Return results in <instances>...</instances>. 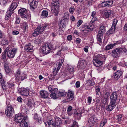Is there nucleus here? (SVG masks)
Masks as SVG:
<instances>
[{
	"label": "nucleus",
	"mask_w": 127,
	"mask_h": 127,
	"mask_svg": "<svg viewBox=\"0 0 127 127\" xmlns=\"http://www.w3.org/2000/svg\"><path fill=\"white\" fill-rule=\"evenodd\" d=\"M53 121L52 120H48L47 122V124H48V126H49V127H50V126H51V125L52 126H53L57 125V123H53Z\"/></svg>",
	"instance_id": "e433bc0d"
},
{
	"label": "nucleus",
	"mask_w": 127,
	"mask_h": 127,
	"mask_svg": "<svg viewBox=\"0 0 127 127\" xmlns=\"http://www.w3.org/2000/svg\"><path fill=\"white\" fill-rule=\"evenodd\" d=\"M115 30V27L112 25L111 29L106 33L108 35L113 33Z\"/></svg>",
	"instance_id": "c85d7f7f"
},
{
	"label": "nucleus",
	"mask_w": 127,
	"mask_h": 127,
	"mask_svg": "<svg viewBox=\"0 0 127 127\" xmlns=\"http://www.w3.org/2000/svg\"><path fill=\"white\" fill-rule=\"evenodd\" d=\"M107 3L106 1H105L99 4L98 6L99 7H104L107 6Z\"/></svg>",
	"instance_id": "a19ab883"
},
{
	"label": "nucleus",
	"mask_w": 127,
	"mask_h": 127,
	"mask_svg": "<svg viewBox=\"0 0 127 127\" xmlns=\"http://www.w3.org/2000/svg\"><path fill=\"white\" fill-rule=\"evenodd\" d=\"M74 93L71 91H68L66 97V98L64 100V102H68L69 101L72 100L74 98Z\"/></svg>",
	"instance_id": "4468645a"
},
{
	"label": "nucleus",
	"mask_w": 127,
	"mask_h": 127,
	"mask_svg": "<svg viewBox=\"0 0 127 127\" xmlns=\"http://www.w3.org/2000/svg\"><path fill=\"white\" fill-rule=\"evenodd\" d=\"M5 70L6 72L7 73H9L10 71V70L9 67H6V68H5Z\"/></svg>",
	"instance_id": "13d9d810"
},
{
	"label": "nucleus",
	"mask_w": 127,
	"mask_h": 127,
	"mask_svg": "<svg viewBox=\"0 0 127 127\" xmlns=\"http://www.w3.org/2000/svg\"><path fill=\"white\" fill-rule=\"evenodd\" d=\"M120 49L121 51L120 52V54L123 55H127V50L125 48H120Z\"/></svg>",
	"instance_id": "c756f323"
},
{
	"label": "nucleus",
	"mask_w": 127,
	"mask_h": 127,
	"mask_svg": "<svg viewBox=\"0 0 127 127\" xmlns=\"http://www.w3.org/2000/svg\"><path fill=\"white\" fill-rule=\"evenodd\" d=\"M14 109L12 106L10 105H7L5 110V113L8 117H12L14 113Z\"/></svg>",
	"instance_id": "0eeeda50"
},
{
	"label": "nucleus",
	"mask_w": 127,
	"mask_h": 127,
	"mask_svg": "<svg viewBox=\"0 0 127 127\" xmlns=\"http://www.w3.org/2000/svg\"><path fill=\"white\" fill-rule=\"evenodd\" d=\"M115 45V43L108 45L105 47V49L106 50H109L112 49L113 47Z\"/></svg>",
	"instance_id": "4c0bfd02"
},
{
	"label": "nucleus",
	"mask_w": 127,
	"mask_h": 127,
	"mask_svg": "<svg viewBox=\"0 0 127 127\" xmlns=\"http://www.w3.org/2000/svg\"><path fill=\"white\" fill-rule=\"evenodd\" d=\"M48 25L47 24H43L39 26H38L35 30L34 32L32 33L33 36H36L39 34L42 33Z\"/></svg>",
	"instance_id": "f03ea898"
},
{
	"label": "nucleus",
	"mask_w": 127,
	"mask_h": 127,
	"mask_svg": "<svg viewBox=\"0 0 127 127\" xmlns=\"http://www.w3.org/2000/svg\"><path fill=\"white\" fill-rule=\"evenodd\" d=\"M10 2L9 0H4L3 1V3L4 5H5L6 4Z\"/></svg>",
	"instance_id": "69168bd1"
},
{
	"label": "nucleus",
	"mask_w": 127,
	"mask_h": 127,
	"mask_svg": "<svg viewBox=\"0 0 127 127\" xmlns=\"http://www.w3.org/2000/svg\"><path fill=\"white\" fill-rule=\"evenodd\" d=\"M25 119L23 114L21 113L16 114L14 118V120L16 122L20 123L23 121V120H25Z\"/></svg>",
	"instance_id": "9b49d317"
},
{
	"label": "nucleus",
	"mask_w": 127,
	"mask_h": 127,
	"mask_svg": "<svg viewBox=\"0 0 127 127\" xmlns=\"http://www.w3.org/2000/svg\"><path fill=\"white\" fill-rule=\"evenodd\" d=\"M38 0H28V3L30 6V9L33 11L37 7Z\"/></svg>",
	"instance_id": "9d476101"
},
{
	"label": "nucleus",
	"mask_w": 127,
	"mask_h": 127,
	"mask_svg": "<svg viewBox=\"0 0 127 127\" xmlns=\"http://www.w3.org/2000/svg\"><path fill=\"white\" fill-rule=\"evenodd\" d=\"M107 3V5L108 6H111L113 4V1L111 0H108L107 1H106Z\"/></svg>",
	"instance_id": "603ef678"
},
{
	"label": "nucleus",
	"mask_w": 127,
	"mask_h": 127,
	"mask_svg": "<svg viewBox=\"0 0 127 127\" xmlns=\"http://www.w3.org/2000/svg\"><path fill=\"white\" fill-rule=\"evenodd\" d=\"M18 13L22 18L27 19L28 16L27 10L24 8L20 9L18 11Z\"/></svg>",
	"instance_id": "1a4fd4ad"
},
{
	"label": "nucleus",
	"mask_w": 127,
	"mask_h": 127,
	"mask_svg": "<svg viewBox=\"0 0 127 127\" xmlns=\"http://www.w3.org/2000/svg\"><path fill=\"white\" fill-rule=\"evenodd\" d=\"M59 34L61 35H62L63 34V28L64 25V19L63 18L59 20Z\"/></svg>",
	"instance_id": "a211bd4d"
},
{
	"label": "nucleus",
	"mask_w": 127,
	"mask_h": 127,
	"mask_svg": "<svg viewBox=\"0 0 127 127\" xmlns=\"http://www.w3.org/2000/svg\"><path fill=\"white\" fill-rule=\"evenodd\" d=\"M42 41V39L41 38L38 37L35 39L34 41V42L36 44H37L40 43Z\"/></svg>",
	"instance_id": "37998d69"
},
{
	"label": "nucleus",
	"mask_w": 127,
	"mask_h": 127,
	"mask_svg": "<svg viewBox=\"0 0 127 127\" xmlns=\"http://www.w3.org/2000/svg\"><path fill=\"white\" fill-rule=\"evenodd\" d=\"M17 49L15 48H13L12 50H10L7 52V56L10 58H12L14 56Z\"/></svg>",
	"instance_id": "2eb2a0df"
},
{
	"label": "nucleus",
	"mask_w": 127,
	"mask_h": 127,
	"mask_svg": "<svg viewBox=\"0 0 127 127\" xmlns=\"http://www.w3.org/2000/svg\"><path fill=\"white\" fill-rule=\"evenodd\" d=\"M62 60L60 59L59 62L57 64H54V70H53V75L54 76H55L58 73L59 70L60 68L61 67L62 65L63 62H64V60Z\"/></svg>",
	"instance_id": "6e6552de"
},
{
	"label": "nucleus",
	"mask_w": 127,
	"mask_h": 127,
	"mask_svg": "<svg viewBox=\"0 0 127 127\" xmlns=\"http://www.w3.org/2000/svg\"><path fill=\"white\" fill-rule=\"evenodd\" d=\"M19 33V32L18 31H14L12 32V34L14 35H17Z\"/></svg>",
	"instance_id": "774afa93"
},
{
	"label": "nucleus",
	"mask_w": 127,
	"mask_h": 127,
	"mask_svg": "<svg viewBox=\"0 0 127 127\" xmlns=\"http://www.w3.org/2000/svg\"><path fill=\"white\" fill-rule=\"evenodd\" d=\"M96 120V118L95 116L93 115L89 119L87 125L90 127H93L94 125Z\"/></svg>",
	"instance_id": "ddd939ff"
},
{
	"label": "nucleus",
	"mask_w": 127,
	"mask_h": 127,
	"mask_svg": "<svg viewBox=\"0 0 127 127\" xmlns=\"http://www.w3.org/2000/svg\"><path fill=\"white\" fill-rule=\"evenodd\" d=\"M58 92L57 91L56 93L53 92L51 93L50 94V97L54 99H56L58 98V97L57 94Z\"/></svg>",
	"instance_id": "c9c22d12"
},
{
	"label": "nucleus",
	"mask_w": 127,
	"mask_h": 127,
	"mask_svg": "<svg viewBox=\"0 0 127 127\" xmlns=\"http://www.w3.org/2000/svg\"><path fill=\"white\" fill-rule=\"evenodd\" d=\"M74 116L78 119L80 118L81 117V113H78L77 111L75 112L74 113Z\"/></svg>",
	"instance_id": "a18cd8bd"
},
{
	"label": "nucleus",
	"mask_w": 127,
	"mask_h": 127,
	"mask_svg": "<svg viewBox=\"0 0 127 127\" xmlns=\"http://www.w3.org/2000/svg\"><path fill=\"white\" fill-rule=\"evenodd\" d=\"M24 49L27 51L32 52V51L33 46L30 44H27L25 45Z\"/></svg>",
	"instance_id": "b1692460"
},
{
	"label": "nucleus",
	"mask_w": 127,
	"mask_h": 127,
	"mask_svg": "<svg viewBox=\"0 0 127 127\" xmlns=\"http://www.w3.org/2000/svg\"><path fill=\"white\" fill-rule=\"evenodd\" d=\"M4 81L2 74L0 73V83H3Z\"/></svg>",
	"instance_id": "4d7b16f0"
},
{
	"label": "nucleus",
	"mask_w": 127,
	"mask_h": 127,
	"mask_svg": "<svg viewBox=\"0 0 127 127\" xmlns=\"http://www.w3.org/2000/svg\"><path fill=\"white\" fill-rule=\"evenodd\" d=\"M8 43V41L6 39L2 40L1 42V44L2 45H3L6 44H7Z\"/></svg>",
	"instance_id": "c03bdc74"
},
{
	"label": "nucleus",
	"mask_w": 127,
	"mask_h": 127,
	"mask_svg": "<svg viewBox=\"0 0 127 127\" xmlns=\"http://www.w3.org/2000/svg\"><path fill=\"white\" fill-rule=\"evenodd\" d=\"M120 48H117L113 50L110 53V54L114 58H116L120 54Z\"/></svg>",
	"instance_id": "f8f14e48"
},
{
	"label": "nucleus",
	"mask_w": 127,
	"mask_h": 127,
	"mask_svg": "<svg viewBox=\"0 0 127 127\" xmlns=\"http://www.w3.org/2000/svg\"><path fill=\"white\" fill-rule=\"evenodd\" d=\"M97 20V19L95 17H93L92 20L91 21V23H93L94 21Z\"/></svg>",
	"instance_id": "0e129e2a"
},
{
	"label": "nucleus",
	"mask_w": 127,
	"mask_h": 127,
	"mask_svg": "<svg viewBox=\"0 0 127 127\" xmlns=\"http://www.w3.org/2000/svg\"><path fill=\"white\" fill-rule=\"evenodd\" d=\"M64 95V93L63 92L59 91V92L57 94V96H62V97Z\"/></svg>",
	"instance_id": "680f3d73"
},
{
	"label": "nucleus",
	"mask_w": 127,
	"mask_h": 127,
	"mask_svg": "<svg viewBox=\"0 0 127 127\" xmlns=\"http://www.w3.org/2000/svg\"><path fill=\"white\" fill-rule=\"evenodd\" d=\"M105 31V27L103 26H101L97 35V39L99 42L100 43L102 42V39L103 38V36Z\"/></svg>",
	"instance_id": "39448f33"
},
{
	"label": "nucleus",
	"mask_w": 127,
	"mask_h": 127,
	"mask_svg": "<svg viewBox=\"0 0 127 127\" xmlns=\"http://www.w3.org/2000/svg\"><path fill=\"white\" fill-rule=\"evenodd\" d=\"M106 59L105 56L101 54H98L93 57V63L94 65L98 67L101 66L103 63V60Z\"/></svg>",
	"instance_id": "f257e3e1"
},
{
	"label": "nucleus",
	"mask_w": 127,
	"mask_h": 127,
	"mask_svg": "<svg viewBox=\"0 0 127 127\" xmlns=\"http://www.w3.org/2000/svg\"><path fill=\"white\" fill-rule=\"evenodd\" d=\"M20 92L21 95L23 96H27L29 94V91L27 89L22 88Z\"/></svg>",
	"instance_id": "4be33fe9"
},
{
	"label": "nucleus",
	"mask_w": 127,
	"mask_h": 127,
	"mask_svg": "<svg viewBox=\"0 0 127 127\" xmlns=\"http://www.w3.org/2000/svg\"><path fill=\"white\" fill-rule=\"evenodd\" d=\"M87 83L89 85L91 86H93L95 84V83L94 81L92 80H89L88 81Z\"/></svg>",
	"instance_id": "49530a36"
},
{
	"label": "nucleus",
	"mask_w": 127,
	"mask_h": 127,
	"mask_svg": "<svg viewBox=\"0 0 127 127\" xmlns=\"http://www.w3.org/2000/svg\"><path fill=\"white\" fill-rule=\"evenodd\" d=\"M105 16L106 18H108L110 16L112 15L114 13V12L112 10H109L106 11L105 12Z\"/></svg>",
	"instance_id": "7c9ffc66"
},
{
	"label": "nucleus",
	"mask_w": 127,
	"mask_h": 127,
	"mask_svg": "<svg viewBox=\"0 0 127 127\" xmlns=\"http://www.w3.org/2000/svg\"><path fill=\"white\" fill-rule=\"evenodd\" d=\"M40 94L41 97L43 98H47L49 95L48 92L45 90H42L40 91Z\"/></svg>",
	"instance_id": "412c9836"
},
{
	"label": "nucleus",
	"mask_w": 127,
	"mask_h": 127,
	"mask_svg": "<svg viewBox=\"0 0 127 127\" xmlns=\"http://www.w3.org/2000/svg\"><path fill=\"white\" fill-rule=\"evenodd\" d=\"M95 91L96 93V95H99L100 91V88H95Z\"/></svg>",
	"instance_id": "5fc2aeb1"
},
{
	"label": "nucleus",
	"mask_w": 127,
	"mask_h": 127,
	"mask_svg": "<svg viewBox=\"0 0 127 127\" xmlns=\"http://www.w3.org/2000/svg\"><path fill=\"white\" fill-rule=\"evenodd\" d=\"M93 23H91V22H90L89 25L86 28L87 30H87L88 31H92L94 29V26L93 25Z\"/></svg>",
	"instance_id": "bb28decb"
},
{
	"label": "nucleus",
	"mask_w": 127,
	"mask_h": 127,
	"mask_svg": "<svg viewBox=\"0 0 127 127\" xmlns=\"http://www.w3.org/2000/svg\"><path fill=\"white\" fill-rule=\"evenodd\" d=\"M5 82L4 81V82L3 83H0L1 85L2 88L4 90H5L6 88V85L5 84Z\"/></svg>",
	"instance_id": "6e6d98bb"
},
{
	"label": "nucleus",
	"mask_w": 127,
	"mask_h": 127,
	"mask_svg": "<svg viewBox=\"0 0 127 127\" xmlns=\"http://www.w3.org/2000/svg\"><path fill=\"white\" fill-rule=\"evenodd\" d=\"M100 105L101 103H100V100L99 99L97 100L95 104L96 108H98L99 107H100Z\"/></svg>",
	"instance_id": "de8ad7c7"
},
{
	"label": "nucleus",
	"mask_w": 127,
	"mask_h": 127,
	"mask_svg": "<svg viewBox=\"0 0 127 127\" xmlns=\"http://www.w3.org/2000/svg\"><path fill=\"white\" fill-rule=\"evenodd\" d=\"M20 18L18 17H17L16 19V20L15 22V24H19L20 22Z\"/></svg>",
	"instance_id": "3c124183"
},
{
	"label": "nucleus",
	"mask_w": 127,
	"mask_h": 127,
	"mask_svg": "<svg viewBox=\"0 0 127 127\" xmlns=\"http://www.w3.org/2000/svg\"><path fill=\"white\" fill-rule=\"evenodd\" d=\"M83 21L81 20H79L77 22V25L78 27H79L82 24Z\"/></svg>",
	"instance_id": "e2e57ef3"
},
{
	"label": "nucleus",
	"mask_w": 127,
	"mask_h": 127,
	"mask_svg": "<svg viewBox=\"0 0 127 127\" xmlns=\"http://www.w3.org/2000/svg\"><path fill=\"white\" fill-rule=\"evenodd\" d=\"M76 87L77 88H78L80 86V82L78 81H77L75 84Z\"/></svg>",
	"instance_id": "338daca9"
},
{
	"label": "nucleus",
	"mask_w": 127,
	"mask_h": 127,
	"mask_svg": "<svg viewBox=\"0 0 127 127\" xmlns=\"http://www.w3.org/2000/svg\"><path fill=\"white\" fill-rule=\"evenodd\" d=\"M69 17L68 13H65L64 14V22L65 24H67L69 20Z\"/></svg>",
	"instance_id": "a878e982"
},
{
	"label": "nucleus",
	"mask_w": 127,
	"mask_h": 127,
	"mask_svg": "<svg viewBox=\"0 0 127 127\" xmlns=\"http://www.w3.org/2000/svg\"><path fill=\"white\" fill-rule=\"evenodd\" d=\"M20 123V126L21 127H26L28 126L27 123L25 121V119Z\"/></svg>",
	"instance_id": "58836bf2"
},
{
	"label": "nucleus",
	"mask_w": 127,
	"mask_h": 127,
	"mask_svg": "<svg viewBox=\"0 0 127 127\" xmlns=\"http://www.w3.org/2000/svg\"><path fill=\"white\" fill-rule=\"evenodd\" d=\"M118 93L116 92H114L112 93L110 96V101L116 103V100L118 97Z\"/></svg>",
	"instance_id": "f3484780"
},
{
	"label": "nucleus",
	"mask_w": 127,
	"mask_h": 127,
	"mask_svg": "<svg viewBox=\"0 0 127 127\" xmlns=\"http://www.w3.org/2000/svg\"><path fill=\"white\" fill-rule=\"evenodd\" d=\"M18 3L19 2L18 1H16V2H15L13 0L8 10L13 13L14 10L17 7Z\"/></svg>",
	"instance_id": "dca6fc26"
},
{
	"label": "nucleus",
	"mask_w": 127,
	"mask_h": 127,
	"mask_svg": "<svg viewBox=\"0 0 127 127\" xmlns=\"http://www.w3.org/2000/svg\"><path fill=\"white\" fill-rule=\"evenodd\" d=\"M48 12L46 10H43L42 12L41 16L42 18L46 17L48 16Z\"/></svg>",
	"instance_id": "ea45409f"
},
{
	"label": "nucleus",
	"mask_w": 127,
	"mask_h": 127,
	"mask_svg": "<svg viewBox=\"0 0 127 127\" xmlns=\"http://www.w3.org/2000/svg\"><path fill=\"white\" fill-rule=\"evenodd\" d=\"M105 99L109 97L110 95L109 90H107L105 91L104 93Z\"/></svg>",
	"instance_id": "79ce46f5"
},
{
	"label": "nucleus",
	"mask_w": 127,
	"mask_h": 127,
	"mask_svg": "<svg viewBox=\"0 0 127 127\" xmlns=\"http://www.w3.org/2000/svg\"><path fill=\"white\" fill-rule=\"evenodd\" d=\"M48 89L50 93H52L53 92L56 93L58 91V89L56 88H54L53 86H50L48 88Z\"/></svg>",
	"instance_id": "473e14b6"
},
{
	"label": "nucleus",
	"mask_w": 127,
	"mask_h": 127,
	"mask_svg": "<svg viewBox=\"0 0 127 127\" xmlns=\"http://www.w3.org/2000/svg\"><path fill=\"white\" fill-rule=\"evenodd\" d=\"M15 77L16 80L21 81L26 78V75L24 73H21V70L18 69L16 72Z\"/></svg>",
	"instance_id": "423d86ee"
},
{
	"label": "nucleus",
	"mask_w": 127,
	"mask_h": 127,
	"mask_svg": "<svg viewBox=\"0 0 127 127\" xmlns=\"http://www.w3.org/2000/svg\"><path fill=\"white\" fill-rule=\"evenodd\" d=\"M86 61L84 59H81L79 61L77 66L78 68H83L86 65Z\"/></svg>",
	"instance_id": "aec40b11"
},
{
	"label": "nucleus",
	"mask_w": 127,
	"mask_h": 127,
	"mask_svg": "<svg viewBox=\"0 0 127 127\" xmlns=\"http://www.w3.org/2000/svg\"><path fill=\"white\" fill-rule=\"evenodd\" d=\"M13 13L9 11H7L6 13L5 19L6 20H8Z\"/></svg>",
	"instance_id": "2f4dec72"
},
{
	"label": "nucleus",
	"mask_w": 127,
	"mask_h": 127,
	"mask_svg": "<svg viewBox=\"0 0 127 127\" xmlns=\"http://www.w3.org/2000/svg\"><path fill=\"white\" fill-rule=\"evenodd\" d=\"M2 58L4 60L5 59L6 57V53H4V52H3L2 53Z\"/></svg>",
	"instance_id": "bf43d9fd"
},
{
	"label": "nucleus",
	"mask_w": 127,
	"mask_h": 127,
	"mask_svg": "<svg viewBox=\"0 0 127 127\" xmlns=\"http://www.w3.org/2000/svg\"><path fill=\"white\" fill-rule=\"evenodd\" d=\"M20 26L24 30V31H27L28 30V25L26 22H24L20 24Z\"/></svg>",
	"instance_id": "5701e85b"
},
{
	"label": "nucleus",
	"mask_w": 127,
	"mask_h": 127,
	"mask_svg": "<svg viewBox=\"0 0 127 127\" xmlns=\"http://www.w3.org/2000/svg\"><path fill=\"white\" fill-rule=\"evenodd\" d=\"M71 126L73 127H78V125L77 122L75 121H74Z\"/></svg>",
	"instance_id": "864d4df0"
},
{
	"label": "nucleus",
	"mask_w": 127,
	"mask_h": 127,
	"mask_svg": "<svg viewBox=\"0 0 127 127\" xmlns=\"http://www.w3.org/2000/svg\"><path fill=\"white\" fill-rule=\"evenodd\" d=\"M24 102L26 103L28 106L30 108H31L32 107V103L31 101V99H30L28 98L25 99Z\"/></svg>",
	"instance_id": "cd10ccee"
},
{
	"label": "nucleus",
	"mask_w": 127,
	"mask_h": 127,
	"mask_svg": "<svg viewBox=\"0 0 127 127\" xmlns=\"http://www.w3.org/2000/svg\"><path fill=\"white\" fill-rule=\"evenodd\" d=\"M121 75V73L120 71H118L114 74L115 80H118Z\"/></svg>",
	"instance_id": "393cba45"
},
{
	"label": "nucleus",
	"mask_w": 127,
	"mask_h": 127,
	"mask_svg": "<svg viewBox=\"0 0 127 127\" xmlns=\"http://www.w3.org/2000/svg\"><path fill=\"white\" fill-rule=\"evenodd\" d=\"M116 103L110 101L109 104L106 107V110L109 111H112L116 106Z\"/></svg>",
	"instance_id": "6ab92c4d"
},
{
	"label": "nucleus",
	"mask_w": 127,
	"mask_h": 127,
	"mask_svg": "<svg viewBox=\"0 0 127 127\" xmlns=\"http://www.w3.org/2000/svg\"><path fill=\"white\" fill-rule=\"evenodd\" d=\"M66 69L69 72L72 73L73 71L74 68L70 65H67L66 67Z\"/></svg>",
	"instance_id": "72a5a7b5"
},
{
	"label": "nucleus",
	"mask_w": 127,
	"mask_h": 127,
	"mask_svg": "<svg viewBox=\"0 0 127 127\" xmlns=\"http://www.w3.org/2000/svg\"><path fill=\"white\" fill-rule=\"evenodd\" d=\"M113 26L116 27L118 22V20L116 19H114L113 20Z\"/></svg>",
	"instance_id": "09e8293b"
},
{
	"label": "nucleus",
	"mask_w": 127,
	"mask_h": 127,
	"mask_svg": "<svg viewBox=\"0 0 127 127\" xmlns=\"http://www.w3.org/2000/svg\"><path fill=\"white\" fill-rule=\"evenodd\" d=\"M51 9L54 15L56 16L58 14L59 2V0H53L52 2Z\"/></svg>",
	"instance_id": "7ed1b4c3"
},
{
	"label": "nucleus",
	"mask_w": 127,
	"mask_h": 127,
	"mask_svg": "<svg viewBox=\"0 0 127 127\" xmlns=\"http://www.w3.org/2000/svg\"><path fill=\"white\" fill-rule=\"evenodd\" d=\"M55 120H54V123H57V125H56L57 126H59V125H60L61 123V120L60 118L57 117H55Z\"/></svg>",
	"instance_id": "f704fd0d"
},
{
	"label": "nucleus",
	"mask_w": 127,
	"mask_h": 127,
	"mask_svg": "<svg viewBox=\"0 0 127 127\" xmlns=\"http://www.w3.org/2000/svg\"><path fill=\"white\" fill-rule=\"evenodd\" d=\"M53 49L52 45L49 43H47L42 47L40 51L43 54L46 55L50 53Z\"/></svg>",
	"instance_id": "20e7f679"
},
{
	"label": "nucleus",
	"mask_w": 127,
	"mask_h": 127,
	"mask_svg": "<svg viewBox=\"0 0 127 127\" xmlns=\"http://www.w3.org/2000/svg\"><path fill=\"white\" fill-rule=\"evenodd\" d=\"M92 97H91L89 96L88 97V103L89 104H90L92 100Z\"/></svg>",
	"instance_id": "052dcab7"
},
{
	"label": "nucleus",
	"mask_w": 127,
	"mask_h": 127,
	"mask_svg": "<svg viewBox=\"0 0 127 127\" xmlns=\"http://www.w3.org/2000/svg\"><path fill=\"white\" fill-rule=\"evenodd\" d=\"M8 87L9 88H11L13 87L14 85L12 83L9 82L8 83Z\"/></svg>",
	"instance_id": "8fccbe9b"
}]
</instances>
